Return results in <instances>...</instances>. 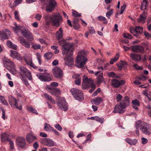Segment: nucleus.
I'll use <instances>...</instances> for the list:
<instances>
[{
    "mask_svg": "<svg viewBox=\"0 0 151 151\" xmlns=\"http://www.w3.org/2000/svg\"><path fill=\"white\" fill-rule=\"evenodd\" d=\"M46 24L49 25L51 22L53 26L59 27L60 24L59 22L60 21L61 17L59 14H55L52 16L47 15L45 17Z\"/></svg>",
    "mask_w": 151,
    "mask_h": 151,
    "instance_id": "obj_1",
    "label": "nucleus"
},
{
    "mask_svg": "<svg viewBox=\"0 0 151 151\" xmlns=\"http://www.w3.org/2000/svg\"><path fill=\"white\" fill-rule=\"evenodd\" d=\"M58 42L60 45L63 44L62 47V53L65 55L70 52V54H72L73 50L71 49L73 47V44L65 42L63 40H59Z\"/></svg>",
    "mask_w": 151,
    "mask_h": 151,
    "instance_id": "obj_2",
    "label": "nucleus"
},
{
    "mask_svg": "<svg viewBox=\"0 0 151 151\" xmlns=\"http://www.w3.org/2000/svg\"><path fill=\"white\" fill-rule=\"evenodd\" d=\"M46 5V9L48 12L53 11L56 6L57 3L55 0H41Z\"/></svg>",
    "mask_w": 151,
    "mask_h": 151,
    "instance_id": "obj_3",
    "label": "nucleus"
},
{
    "mask_svg": "<svg viewBox=\"0 0 151 151\" xmlns=\"http://www.w3.org/2000/svg\"><path fill=\"white\" fill-rule=\"evenodd\" d=\"M139 129L144 134L150 135L151 134V126L145 122H140Z\"/></svg>",
    "mask_w": 151,
    "mask_h": 151,
    "instance_id": "obj_4",
    "label": "nucleus"
},
{
    "mask_svg": "<svg viewBox=\"0 0 151 151\" xmlns=\"http://www.w3.org/2000/svg\"><path fill=\"white\" fill-rule=\"evenodd\" d=\"M87 60V58L84 55H80L77 56L76 59V66L78 68L84 69V65Z\"/></svg>",
    "mask_w": 151,
    "mask_h": 151,
    "instance_id": "obj_5",
    "label": "nucleus"
},
{
    "mask_svg": "<svg viewBox=\"0 0 151 151\" xmlns=\"http://www.w3.org/2000/svg\"><path fill=\"white\" fill-rule=\"evenodd\" d=\"M70 92L75 98L79 101L84 99L83 94L81 91L76 88H73L70 90Z\"/></svg>",
    "mask_w": 151,
    "mask_h": 151,
    "instance_id": "obj_6",
    "label": "nucleus"
},
{
    "mask_svg": "<svg viewBox=\"0 0 151 151\" xmlns=\"http://www.w3.org/2000/svg\"><path fill=\"white\" fill-rule=\"evenodd\" d=\"M20 73L22 78L26 77L29 80H32V78L31 72L26 68L22 66L20 67Z\"/></svg>",
    "mask_w": 151,
    "mask_h": 151,
    "instance_id": "obj_7",
    "label": "nucleus"
},
{
    "mask_svg": "<svg viewBox=\"0 0 151 151\" xmlns=\"http://www.w3.org/2000/svg\"><path fill=\"white\" fill-rule=\"evenodd\" d=\"M36 76L41 81H50L52 80V76L50 73L43 74L38 73Z\"/></svg>",
    "mask_w": 151,
    "mask_h": 151,
    "instance_id": "obj_8",
    "label": "nucleus"
},
{
    "mask_svg": "<svg viewBox=\"0 0 151 151\" xmlns=\"http://www.w3.org/2000/svg\"><path fill=\"white\" fill-rule=\"evenodd\" d=\"M8 100L10 105L12 107H15L17 109L21 110L22 109V106L21 105L18 104V101L15 98L12 96L8 97Z\"/></svg>",
    "mask_w": 151,
    "mask_h": 151,
    "instance_id": "obj_9",
    "label": "nucleus"
},
{
    "mask_svg": "<svg viewBox=\"0 0 151 151\" xmlns=\"http://www.w3.org/2000/svg\"><path fill=\"white\" fill-rule=\"evenodd\" d=\"M143 28L139 26L136 27L134 28L133 27H130L129 31L131 33L135 36L137 38L139 37L138 34H141L143 32Z\"/></svg>",
    "mask_w": 151,
    "mask_h": 151,
    "instance_id": "obj_10",
    "label": "nucleus"
},
{
    "mask_svg": "<svg viewBox=\"0 0 151 151\" xmlns=\"http://www.w3.org/2000/svg\"><path fill=\"white\" fill-rule=\"evenodd\" d=\"M52 72L54 76L57 78H61L63 77V71L58 67H55L52 70Z\"/></svg>",
    "mask_w": 151,
    "mask_h": 151,
    "instance_id": "obj_11",
    "label": "nucleus"
},
{
    "mask_svg": "<svg viewBox=\"0 0 151 151\" xmlns=\"http://www.w3.org/2000/svg\"><path fill=\"white\" fill-rule=\"evenodd\" d=\"M11 33L10 31L7 29L0 31V40H4L7 39L9 37Z\"/></svg>",
    "mask_w": 151,
    "mask_h": 151,
    "instance_id": "obj_12",
    "label": "nucleus"
},
{
    "mask_svg": "<svg viewBox=\"0 0 151 151\" xmlns=\"http://www.w3.org/2000/svg\"><path fill=\"white\" fill-rule=\"evenodd\" d=\"M40 142L45 146L51 147L54 146V142L51 139L49 138H43L40 140Z\"/></svg>",
    "mask_w": 151,
    "mask_h": 151,
    "instance_id": "obj_13",
    "label": "nucleus"
},
{
    "mask_svg": "<svg viewBox=\"0 0 151 151\" xmlns=\"http://www.w3.org/2000/svg\"><path fill=\"white\" fill-rule=\"evenodd\" d=\"M57 105L60 109L65 111L68 109V104L63 99H59L57 103Z\"/></svg>",
    "mask_w": 151,
    "mask_h": 151,
    "instance_id": "obj_14",
    "label": "nucleus"
},
{
    "mask_svg": "<svg viewBox=\"0 0 151 151\" xmlns=\"http://www.w3.org/2000/svg\"><path fill=\"white\" fill-rule=\"evenodd\" d=\"M73 52H72V53ZM69 53V56L68 55H66L64 58V60L65 61V64L67 65L71 66L73 63V58L72 57V54H70V52H69L68 53Z\"/></svg>",
    "mask_w": 151,
    "mask_h": 151,
    "instance_id": "obj_15",
    "label": "nucleus"
},
{
    "mask_svg": "<svg viewBox=\"0 0 151 151\" xmlns=\"http://www.w3.org/2000/svg\"><path fill=\"white\" fill-rule=\"evenodd\" d=\"M125 83L124 80H118L116 79H114L111 81V85L114 87L118 88L120 86L124 85Z\"/></svg>",
    "mask_w": 151,
    "mask_h": 151,
    "instance_id": "obj_16",
    "label": "nucleus"
},
{
    "mask_svg": "<svg viewBox=\"0 0 151 151\" xmlns=\"http://www.w3.org/2000/svg\"><path fill=\"white\" fill-rule=\"evenodd\" d=\"M131 49L132 51L136 53H142L144 51V48L140 45H136L132 46Z\"/></svg>",
    "mask_w": 151,
    "mask_h": 151,
    "instance_id": "obj_17",
    "label": "nucleus"
},
{
    "mask_svg": "<svg viewBox=\"0 0 151 151\" xmlns=\"http://www.w3.org/2000/svg\"><path fill=\"white\" fill-rule=\"evenodd\" d=\"M10 52V56L12 58L19 60H22V57L17 52L11 50Z\"/></svg>",
    "mask_w": 151,
    "mask_h": 151,
    "instance_id": "obj_18",
    "label": "nucleus"
},
{
    "mask_svg": "<svg viewBox=\"0 0 151 151\" xmlns=\"http://www.w3.org/2000/svg\"><path fill=\"white\" fill-rule=\"evenodd\" d=\"M124 109L120 104H117L114 107L113 112L114 113H118L122 114L124 113L125 111Z\"/></svg>",
    "mask_w": 151,
    "mask_h": 151,
    "instance_id": "obj_19",
    "label": "nucleus"
},
{
    "mask_svg": "<svg viewBox=\"0 0 151 151\" xmlns=\"http://www.w3.org/2000/svg\"><path fill=\"white\" fill-rule=\"evenodd\" d=\"M129 98L126 96L125 97L124 99L120 103V104L122 108L125 109L129 105Z\"/></svg>",
    "mask_w": 151,
    "mask_h": 151,
    "instance_id": "obj_20",
    "label": "nucleus"
},
{
    "mask_svg": "<svg viewBox=\"0 0 151 151\" xmlns=\"http://www.w3.org/2000/svg\"><path fill=\"white\" fill-rule=\"evenodd\" d=\"M17 144L18 146L22 148L24 147L25 145V139L23 137H19L17 139Z\"/></svg>",
    "mask_w": 151,
    "mask_h": 151,
    "instance_id": "obj_21",
    "label": "nucleus"
},
{
    "mask_svg": "<svg viewBox=\"0 0 151 151\" xmlns=\"http://www.w3.org/2000/svg\"><path fill=\"white\" fill-rule=\"evenodd\" d=\"M50 89L49 92L52 94L54 96L59 95L60 94L59 89L56 88H51L50 87H47V89Z\"/></svg>",
    "mask_w": 151,
    "mask_h": 151,
    "instance_id": "obj_22",
    "label": "nucleus"
},
{
    "mask_svg": "<svg viewBox=\"0 0 151 151\" xmlns=\"http://www.w3.org/2000/svg\"><path fill=\"white\" fill-rule=\"evenodd\" d=\"M3 61L4 64L6 66L10 67L12 66H13L14 65V64L13 62L6 58H4Z\"/></svg>",
    "mask_w": 151,
    "mask_h": 151,
    "instance_id": "obj_23",
    "label": "nucleus"
},
{
    "mask_svg": "<svg viewBox=\"0 0 151 151\" xmlns=\"http://www.w3.org/2000/svg\"><path fill=\"white\" fill-rule=\"evenodd\" d=\"M26 139L27 142L29 143H31L36 139L37 138L32 134H29L27 135Z\"/></svg>",
    "mask_w": 151,
    "mask_h": 151,
    "instance_id": "obj_24",
    "label": "nucleus"
},
{
    "mask_svg": "<svg viewBox=\"0 0 151 151\" xmlns=\"http://www.w3.org/2000/svg\"><path fill=\"white\" fill-rule=\"evenodd\" d=\"M20 42L22 45L26 48H29L30 46V43L27 41L23 38H21L19 40Z\"/></svg>",
    "mask_w": 151,
    "mask_h": 151,
    "instance_id": "obj_25",
    "label": "nucleus"
},
{
    "mask_svg": "<svg viewBox=\"0 0 151 151\" xmlns=\"http://www.w3.org/2000/svg\"><path fill=\"white\" fill-rule=\"evenodd\" d=\"M63 31L61 28L59 29L58 31L56 32L55 35L57 40H59L63 38Z\"/></svg>",
    "mask_w": 151,
    "mask_h": 151,
    "instance_id": "obj_26",
    "label": "nucleus"
},
{
    "mask_svg": "<svg viewBox=\"0 0 151 151\" xmlns=\"http://www.w3.org/2000/svg\"><path fill=\"white\" fill-rule=\"evenodd\" d=\"M130 57L134 61H139L141 60V57L140 55L131 53L130 54Z\"/></svg>",
    "mask_w": 151,
    "mask_h": 151,
    "instance_id": "obj_27",
    "label": "nucleus"
},
{
    "mask_svg": "<svg viewBox=\"0 0 151 151\" xmlns=\"http://www.w3.org/2000/svg\"><path fill=\"white\" fill-rule=\"evenodd\" d=\"M146 19V17L144 14H141L138 18L137 22L139 23L141 22L142 23H145Z\"/></svg>",
    "mask_w": 151,
    "mask_h": 151,
    "instance_id": "obj_28",
    "label": "nucleus"
},
{
    "mask_svg": "<svg viewBox=\"0 0 151 151\" xmlns=\"http://www.w3.org/2000/svg\"><path fill=\"white\" fill-rule=\"evenodd\" d=\"M44 96L47 100L50 101L52 104H55V101L50 96L45 93H44Z\"/></svg>",
    "mask_w": 151,
    "mask_h": 151,
    "instance_id": "obj_29",
    "label": "nucleus"
},
{
    "mask_svg": "<svg viewBox=\"0 0 151 151\" xmlns=\"http://www.w3.org/2000/svg\"><path fill=\"white\" fill-rule=\"evenodd\" d=\"M20 32L24 37L29 32V30L24 26L21 27Z\"/></svg>",
    "mask_w": 151,
    "mask_h": 151,
    "instance_id": "obj_30",
    "label": "nucleus"
},
{
    "mask_svg": "<svg viewBox=\"0 0 151 151\" xmlns=\"http://www.w3.org/2000/svg\"><path fill=\"white\" fill-rule=\"evenodd\" d=\"M126 141L130 145H134L137 142V140L136 139H132L130 138H126L125 139Z\"/></svg>",
    "mask_w": 151,
    "mask_h": 151,
    "instance_id": "obj_31",
    "label": "nucleus"
},
{
    "mask_svg": "<svg viewBox=\"0 0 151 151\" xmlns=\"http://www.w3.org/2000/svg\"><path fill=\"white\" fill-rule=\"evenodd\" d=\"M94 104L98 105L101 104L102 101V99L101 97H96L93 99Z\"/></svg>",
    "mask_w": 151,
    "mask_h": 151,
    "instance_id": "obj_32",
    "label": "nucleus"
},
{
    "mask_svg": "<svg viewBox=\"0 0 151 151\" xmlns=\"http://www.w3.org/2000/svg\"><path fill=\"white\" fill-rule=\"evenodd\" d=\"M6 44L7 46L11 48L14 50H16L17 49V46L14 44L10 41H8L6 42Z\"/></svg>",
    "mask_w": 151,
    "mask_h": 151,
    "instance_id": "obj_33",
    "label": "nucleus"
},
{
    "mask_svg": "<svg viewBox=\"0 0 151 151\" xmlns=\"http://www.w3.org/2000/svg\"><path fill=\"white\" fill-rule=\"evenodd\" d=\"M26 38L28 41H32L34 40V37L32 33L29 32L24 37Z\"/></svg>",
    "mask_w": 151,
    "mask_h": 151,
    "instance_id": "obj_34",
    "label": "nucleus"
},
{
    "mask_svg": "<svg viewBox=\"0 0 151 151\" xmlns=\"http://www.w3.org/2000/svg\"><path fill=\"white\" fill-rule=\"evenodd\" d=\"M148 2L146 0H144L141 3V9L142 10H145L147 9V6Z\"/></svg>",
    "mask_w": 151,
    "mask_h": 151,
    "instance_id": "obj_35",
    "label": "nucleus"
},
{
    "mask_svg": "<svg viewBox=\"0 0 151 151\" xmlns=\"http://www.w3.org/2000/svg\"><path fill=\"white\" fill-rule=\"evenodd\" d=\"M15 27H13L12 28L13 29L14 31L17 34L18 36L19 35L18 33L19 32H20L21 31V27H22V26H19L17 25V24L15 23L14 24Z\"/></svg>",
    "mask_w": 151,
    "mask_h": 151,
    "instance_id": "obj_36",
    "label": "nucleus"
},
{
    "mask_svg": "<svg viewBox=\"0 0 151 151\" xmlns=\"http://www.w3.org/2000/svg\"><path fill=\"white\" fill-rule=\"evenodd\" d=\"M44 129L46 131L52 132V130L53 129V128L50 124L45 123L44 124Z\"/></svg>",
    "mask_w": 151,
    "mask_h": 151,
    "instance_id": "obj_37",
    "label": "nucleus"
},
{
    "mask_svg": "<svg viewBox=\"0 0 151 151\" xmlns=\"http://www.w3.org/2000/svg\"><path fill=\"white\" fill-rule=\"evenodd\" d=\"M104 79L102 73H100L97 78V83L99 84L103 81Z\"/></svg>",
    "mask_w": 151,
    "mask_h": 151,
    "instance_id": "obj_38",
    "label": "nucleus"
},
{
    "mask_svg": "<svg viewBox=\"0 0 151 151\" xmlns=\"http://www.w3.org/2000/svg\"><path fill=\"white\" fill-rule=\"evenodd\" d=\"M8 134L5 133L1 134V141L4 142L8 139Z\"/></svg>",
    "mask_w": 151,
    "mask_h": 151,
    "instance_id": "obj_39",
    "label": "nucleus"
},
{
    "mask_svg": "<svg viewBox=\"0 0 151 151\" xmlns=\"http://www.w3.org/2000/svg\"><path fill=\"white\" fill-rule=\"evenodd\" d=\"M0 101L1 103L4 105L7 106L9 105L8 103L3 96H0Z\"/></svg>",
    "mask_w": 151,
    "mask_h": 151,
    "instance_id": "obj_40",
    "label": "nucleus"
},
{
    "mask_svg": "<svg viewBox=\"0 0 151 151\" xmlns=\"http://www.w3.org/2000/svg\"><path fill=\"white\" fill-rule=\"evenodd\" d=\"M98 19L100 21H104L103 23L104 24H106L108 22L106 21V19L104 17L102 16H99L97 17Z\"/></svg>",
    "mask_w": 151,
    "mask_h": 151,
    "instance_id": "obj_41",
    "label": "nucleus"
},
{
    "mask_svg": "<svg viewBox=\"0 0 151 151\" xmlns=\"http://www.w3.org/2000/svg\"><path fill=\"white\" fill-rule=\"evenodd\" d=\"M53 56V54L51 52H48L45 53L44 56L47 60L50 59Z\"/></svg>",
    "mask_w": 151,
    "mask_h": 151,
    "instance_id": "obj_42",
    "label": "nucleus"
},
{
    "mask_svg": "<svg viewBox=\"0 0 151 151\" xmlns=\"http://www.w3.org/2000/svg\"><path fill=\"white\" fill-rule=\"evenodd\" d=\"M27 109L28 111L30 112L35 113L37 114H38V113L37 112V110L33 108L32 107L28 106L27 107Z\"/></svg>",
    "mask_w": 151,
    "mask_h": 151,
    "instance_id": "obj_43",
    "label": "nucleus"
},
{
    "mask_svg": "<svg viewBox=\"0 0 151 151\" xmlns=\"http://www.w3.org/2000/svg\"><path fill=\"white\" fill-rule=\"evenodd\" d=\"M119 54L117 53L114 57L110 61L111 64H113L119 58Z\"/></svg>",
    "mask_w": 151,
    "mask_h": 151,
    "instance_id": "obj_44",
    "label": "nucleus"
},
{
    "mask_svg": "<svg viewBox=\"0 0 151 151\" xmlns=\"http://www.w3.org/2000/svg\"><path fill=\"white\" fill-rule=\"evenodd\" d=\"M108 76L109 77L112 78H118L119 76H117L114 72H108L107 73Z\"/></svg>",
    "mask_w": 151,
    "mask_h": 151,
    "instance_id": "obj_45",
    "label": "nucleus"
},
{
    "mask_svg": "<svg viewBox=\"0 0 151 151\" xmlns=\"http://www.w3.org/2000/svg\"><path fill=\"white\" fill-rule=\"evenodd\" d=\"M140 121H138L136 123L135 127L136 128V133L137 135H139V132L138 129V128H139V125L140 124Z\"/></svg>",
    "mask_w": 151,
    "mask_h": 151,
    "instance_id": "obj_46",
    "label": "nucleus"
},
{
    "mask_svg": "<svg viewBox=\"0 0 151 151\" xmlns=\"http://www.w3.org/2000/svg\"><path fill=\"white\" fill-rule=\"evenodd\" d=\"M94 120L100 122L101 124L103 123L104 122V119L103 118H100L97 116H95Z\"/></svg>",
    "mask_w": 151,
    "mask_h": 151,
    "instance_id": "obj_47",
    "label": "nucleus"
},
{
    "mask_svg": "<svg viewBox=\"0 0 151 151\" xmlns=\"http://www.w3.org/2000/svg\"><path fill=\"white\" fill-rule=\"evenodd\" d=\"M123 35L124 37L125 38L130 40L132 38V37L129 34L124 33L123 34Z\"/></svg>",
    "mask_w": 151,
    "mask_h": 151,
    "instance_id": "obj_48",
    "label": "nucleus"
},
{
    "mask_svg": "<svg viewBox=\"0 0 151 151\" xmlns=\"http://www.w3.org/2000/svg\"><path fill=\"white\" fill-rule=\"evenodd\" d=\"M113 10L112 9H111L110 10L107 11L106 12V16L108 19H110V16L113 14Z\"/></svg>",
    "mask_w": 151,
    "mask_h": 151,
    "instance_id": "obj_49",
    "label": "nucleus"
},
{
    "mask_svg": "<svg viewBox=\"0 0 151 151\" xmlns=\"http://www.w3.org/2000/svg\"><path fill=\"white\" fill-rule=\"evenodd\" d=\"M10 67L11 68L10 70V72L13 75L16 74L17 73V71L16 70L14 65V66H12Z\"/></svg>",
    "mask_w": 151,
    "mask_h": 151,
    "instance_id": "obj_50",
    "label": "nucleus"
},
{
    "mask_svg": "<svg viewBox=\"0 0 151 151\" xmlns=\"http://www.w3.org/2000/svg\"><path fill=\"white\" fill-rule=\"evenodd\" d=\"M72 15L75 17H80L81 16V14H79L76 11L74 10H72Z\"/></svg>",
    "mask_w": 151,
    "mask_h": 151,
    "instance_id": "obj_51",
    "label": "nucleus"
},
{
    "mask_svg": "<svg viewBox=\"0 0 151 151\" xmlns=\"http://www.w3.org/2000/svg\"><path fill=\"white\" fill-rule=\"evenodd\" d=\"M132 105L137 106H140V102L137 99H135L132 101Z\"/></svg>",
    "mask_w": 151,
    "mask_h": 151,
    "instance_id": "obj_52",
    "label": "nucleus"
},
{
    "mask_svg": "<svg viewBox=\"0 0 151 151\" xmlns=\"http://www.w3.org/2000/svg\"><path fill=\"white\" fill-rule=\"evenodd\" d=\"M36 55L37 57V59L40 65L41 64V56L40 54L37 52L36 53Z\"/></svg>",
    "mask_w": 151,
    "mask_h": 151,
    "instance_id": "obj_53",
    "label": "nucleus"
},
{
    "mask_svg": "<svg viewBox=\"0 0 151 151\" xmlns=\"http://www.w3.org/2000/svg\"><path fill=\"white\" fill-rule=\"evenodd\" d=\"M22 80L23 82V83L26 86H28L29 85L28 81L25 78V77L22 78Z\"/></svg>",
    "mask_w": 151,
    "mask_h": 151,
    "instance_id": "obj_54",
    "label": "nucleus"
},
{
    "mask_svg": "<svg viewBox=\"0 0 151 151\" xmlns=\"http://www.w3.org/2000/svg\"><path fill=\"white\" fill-rule=\"evenodd\" d=\"M41 45L39 44H36L32 46V48L34 50H37L40 48Z\"/></svg>",
    "mask_w": 151,
    "mask_h": 151,
    "instance_id": "obj_55",
    "label": "nucleus"
},
{
    "mask_svg": "<svg viewBox=\"0 0 151 151\" xmlns=\"http://www.w3.org/2000/svg\"><path fill=\"white\" fill-rule=\"evenodd\" d=\"M121 63L120 65L119 66V67L120 68H123L125 67L127 65V63L125 61H121Z\"/></svg>",
    "mask_w": 151,
    "mask_h": 151,
    "instance_id": "obj_56",
    "label": "nucleus"
},
{
    "mask_svg": "<svg viewBox=\"0 0 151 151\" xmlns=\"http://www.w3.org/2000/svg\"><path fill=\"white\" fill-rule=\"evenodd\" d=\"M58 130L61 131L62 130V128L60 124H55L54 126Z\"/></svg>",
    "mask_w": 151,
    "mask_h": 151,
    "instance_id": "obj_57",
    "label": "nucleus"
},
{
    "mask_svg": "<svg viewBox=\"0 0 151 151\" xmlns=\"http://www.w3.org/2000/svg\"><path fill=\"white\" fill-rule=\"evenodd\" d=\"M82 88L84 89H87L89 87L86 83H82Z\"/></svg>",
    "mask_w": 151,
    "mask_h": 151,
    "instance_id": "obj_58",
    "label": "nucleus"
},
{
    "mask_svg": "<svg viewBox=\"0 0 151 151\" xmlns=\"http://www.w3.org/2000/svg\"><path fill=\"white\" fill-rule=\"evenodd\" d=\"M15 18L18 20H19L20 19L19 17V12L17 11H15L14 14Z\"/></svg>",
    "mask_w": 151,
    "mask_h": 151,
    "instance_id": "obj_59",
    "label": "nucleus"
},
{
    "mask_svg": "<svg viewBox=\"0 0 151 151\" xmlns=\"http://www.w3.org/2000/svg\"><path fill=\"white\" fill-rule=\"evenodd\" d=\"M27 63L35 69H36L37 68V67L35 66L31 61H29V62H27Z\"/></svg>",
    "mask_w": 151,
    "mask_h": 151,
    "instance_id": "obj_60",
    "label": "nucleus"
},
{
    "mask_svg": "<svg viewBox=\"0 0 151 151\" xmlns=\"http://www.w3.org/2000/svg\"><path fill=\"white\" fill-rule=\"evenodd\" d=\"M81 83V78H77L75 81V84L76 85H79Z\"/></svg>",
    "mask_w": 151,
    "mask_h": 151,
    "instance_id": "obj_61",
    "label": "nucleus"
},
{
    "mask_svg": "<svg viewBox=\"0 0 151 151\" xmlns=\"http://www.w3.org/2000/svg\"><path fill=\"white\" fill-rule=\"evenodd\" d=\"M122 96L121 95L119 94L116 96V99L118 102H119L122 99Z\"/></svg>",
    "mask_w": 151,
    "mask_h": 151,
    "instance_id": "obj_62",
    "label": "nucleus"
},
{
    "mask_svg": "<svg viewBox=\"0 0 151 151\" xmlns=\"http://www.w3.org/2000/svg\"><path fill=\"white\" fill-rule=\"evenodd\" d=\"M126 7V5L125 4H124L121 8V12L120 13V14H122L124 12V10Z\"/></svg>",
    "mask_w": 151,
    "mask_h": 151,
    "instance_id": "obj_63",
    "label": "nucleus"
},
{
    "mask_svg": "<svg viewBox=\"0 0 151 151\" xmlns=\"http://www.w3.org/2000/svg\"><path fill=\"white\" fill-rule=\"evenodd\" d=\"M142 44L146 48V50L149 49V46H150V44L148 42L143 43Z\"/></svg>",
    "mask_w": 151,
    "mask_h": 151,
    "instance_id": "obj_64",
    "label": "nucleus"
}]
</instances>
